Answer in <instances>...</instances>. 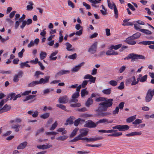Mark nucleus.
<instances>
[{
	"mask_svg": "<svg viewBox=\"0 0 154 154\" xmlns=\"http://www.w3.org/2000/svg\"><path fill=\"white\" fill-rule=\"evenodd\" d=\"M112 99H108L106 97H99L95 99L97 102H101L99 104L97 110L99 111H106L108 108L111 107L113 104Z\"/></svg>",
	"mask_w": 154,
	"mask_h": 154,
	"instance_id": "nucleus-1",
	"label": "nucleus"
},
{
	"mask_svg": "<svg viewBox=\"0 0 154 154\" xmlns=\"http://www.w3.org/2000/svg\"><path fill=\"white\" fill-rule=\"evenodd\" d=\"M145 57L143 55H138L134 53L129 54L124 58V60H128L131 59V61L134 62L137 59H145Z\"/></svg>",
	"mask_w": 154,
	"mask_h": 154,
	"instance_id": "nucleus-2",
	"label": "nucleus"
},
{
	"mask_svg": "<svg viewBox=\"0 0 154 154\" xmlns=\"http://www.w3.org/2000/svg\"><path fill=\"white\" fill-rule=\"evenodd\" d=\"M145 57L143 55H138L134 53L129 54L124 58V60H128L131 59V61L134 62L137 59H145Z\"/></svg>",
	"mask_w": 154,
	"mask_h": 154,
	"instance_id": "nucleus-3",
	"label": "nucleus"
},
{
	"mask_svg": "<svg viewBox=\"0 0 154 154\" xmlns=\"http://www.w3.org/2000/svg\"><path fill=\"white\" fill-rule=\"evenodd\" d=\"M108 7L111 9H114L115 14V16L116 18L118 17V11L116 6L113 2L111 3L110 0H107Z\"/></svg>",
	"mask_w": 154,
	"mask_h": 154,
	"instance_id": "nucleus-4",
	"label": "nucleus"
},
{
	"mask_svg": "<svg viewBox=\"0 0 154 154\" xmlns=\"http://www.w3.org/2000/svg\"><path fill=\"white\" fill-rule=\"evenodd\" d=\"M154 95V89L153 90L149 89L148 90L146 97L145 101L146 102H149L152 99Z\"/></svg>",
	"mask_w": 154,
	"mask_h": 154,
	"instance_id": "nucleus-5",
	"label": "nucleus"
},
{
	"mask_svg": "<svg viewBox=\"0 0 154 154\" xmlns=\"http://www.w3.org/2000/svg\"><path fill=\"white\" fill-rule=\"evenodd\" d=\"M113 129H118L119 131H124L127 130L129 128V127L127 125H118L112 127Z\"/></svg>",
	"mask_w": 154,
	"mask_h": 154,
	"instance_id": "nucleus-6",
	"label": "nucleus"
},
{
	"mask_svg": "<svg viewBox=\"0 0 154 154\" xmlns=\"http://www.w3.org/2000/svg\"><path fill=\"white\" fill-rule=\"evenodd\" d=\"M98 44L97 42H94L89 48L88 51L91 54H94L97 51V48Z\"/></svg>",
	"mask_w": 154,
	"mask_h": 154,
	"instance_id": "nucleus-7",
	"label": "nucleus"
},
{
	"mask_svg": "<svg viewBox=\"0 0 154 154\" xmlns=\"http://www.w3.org/2000/svg\"><path fill=\"white\" fill-rule=\"evenodd\" d=\"M97 125V122L95 123L91 120H88L86 122V123L84 125V127L91 128H94L96 127Z\"/></svg>",
	"mask_w": 154,
	"mask_h": 154,
	"instance_id": "nucleus-8",
	"label": "nucleus"
},
{
	"mask_svg": "<svg viewBox=\"0 0 154 154\" xmlns=\"http://www.w3.org/2000/svg\"><path fill=\"white\" fill-rule=\"evenodd\" d=\"M69 101V98L67 96L60 97L58 99V102L62 104H65Z\"/></svg>",
	"mask_w": 154,
	"mask_h": 154,
	"instance_id": "nucleus-9",
	"label": "nucleus"
},
{
	"mask_svg": "<svg viewBox=\"0 0 154 154\" xmlns=\"http://www.w3.org/2000/svg\"><path fill=\"white\" fill-rule=\"evenodd\" d=\"M134 39L131 36L126 38L125 42L129 45H134L136 43V42L134 40Z\"/></svg>",
	"mask_w": 154,
	"mask_h": 154,
	"instance_id": "nucleus-10",
	"label": "nucleus"
},
{
	"mask_svg": "<svg viewBox=\"0 0 154 154\" xmlns=\"http://www.w3.org/2000/svg\"><path fill=\"white\" fill-rule=\"evenodd\" d=\"M50 76H47L45 77V79L41 78L39 81H38L39 84H45L48 83L49 81V79L50 78Z\"/></svg>",
	"mask_w": 154,
	"mask_h": 154,
	"instance_id": "nucleus-11",
	"label": "nucleus"
},
{
	"mask_svg": "<svg viewBox=\"0 0 154 154\" xmlns=\"http://www.w3.org/2000/svg\"><path fill=\"white\" fill-rule=\"evenodd\" d=\"M11 108V106L10 105L5 104L2 109H0V114L9 111Z\"/></svg>",
	"mask_w": 154,
	"mask_h": 154,
	"instance_id": "nucleus-12",
	"label": "nucleus"
},
{
	"mask_svg": "<svg viewBox=\"0 0 154 154\" xmlns=\"http://www.w3.org/2000/svg\"><path fill=\"white\" fill-rule=\"evenodd\" d=\"M84 79H89V81L92 83H94L95 82L96 78L93 77L90 75L87 74L84 77Z\"/></svg>",
	"mask_w": 154,
	"mask_h": 154,
	"instance_id": "nucleus-13",
	"label": "nucleus"
},
{
	"mask_svg": "<svg viewBox=\"0 0 154 154\" xmlns=\"http://www.w3.org/2000/svg\"><path fill=\"white\" fill-rule=\"evenodd\" d=\"M84 64L85 63L84 62H82L78 65L75 66L72 68V71L73 72H77L80 69L81 67L82 66H83Z\"/></svg>",
	"mask_w": 154,
	"mask_h": 154,
	"instance_id": "nucleus-14",
	"label": "nucleus"
},
{
	"mask_svg": "<svg viewBox=\"0 0 154 154\" xmlns=\"http://www.w3.org/2000/svg\"><path fill=\"white\" fill-rule=\"evenodd\" d=\"M69 72L70 71L69 70H61L56 74L55 76L58 77L64 74L69 73Z\"/></svg>",
	"mask_w": 154,
	"mask_h": 154,
	"instance_id": "nucleus-15",
	"label": "nucleus"
},
{
	"mask_svg": "<svg viewBox=\"0 0 154 154\" xmlns=\"http://www.w3.org/2000/svg\"><path fill=\"white\" fill-rule=\"evenodd\" d=\"M52 146V145H49L47 144L46 145L44 144L42 145L37 146V147L39 149H45L51 148Z\"/></svg>",
	"mask_w": 154,
	"mask_h": 154,
	"instance_id": "nucleus-16",
	"label": "nucleus"
},
{
	"mask_svg": "<svg viewBox=\"0 0 154 154\" xmlns=\"http://www.w3.org/2000/svg\"><path fill=\"white\" fill-rule=\"evenodd\" d=\"M88 1L92 3L91 5L92 6L95 8L98 7V6L96 5V4L100 3L101 1V0H88Z\"/></svg>",
	"mask_w": 154,
	"mask_h": 154,
	"instance_id": "nucleus-17",
	"label": "nucleus"
},
{
	"mask_svg": "<svg viewBox=\"0 0 154 154\" xmlns=\"http://www.w3.org/2000/svg\"><path fill=\"white\" fill-rule=\"evenodd\" d=\"M142 133L141 131L140 132H133L129 134H126V136L127 137H131L135 135H140Z\"/></svg>",
	"mask_w": 154,
	"mask_h": 154,
	"instance_id": "nucleus-18",
	"label": "nucleus"
},
{
	"mask_svg": "<svg viewBox=\"0 0 154 154\" xmlns=\"http://www.w3.org/2000/svg\"><path fill=\"white\" fill-rule=\"evenodd\" d=\"M103 137L101 136L98 137H94V138L90 137L88 138V142H94L96 141L102 140Z\"/></svg>",
	"mask_w": 154,
	"mask_h": 154,
	"instance_id": "nucleus-19",
	"label": "nucleus"
},
{
	"mask_svg": "<svg viewBox=\"0 0 154 154\" xmlns=\"http://www.w3.org/2000/svg\"><path fill=\"white\" fill-rule=\"evenodd\" d=\"M27 142L25 141L21 143L17 147V149H24L27 144Z\"/></svg>",
	"mask_w": 154,
	"mask_h": 154,
	"instance_id": "nucleus-20",
	"label": "nucleus"
},
{
	"mask_svg": "<svg viewBox=\"0 0 154 154\" xmlns=\"http://www.w3.org/2000/svg\"><path fill=\"white\" fill-rule=\"evenodd\" d=\"M21 125L19 124H14L11 125V128L15 130L16 132H18L19 129L21 127Z\"/></svg>",
	"mask_w": 154,
	"mask_h": 154,
	"instance_id": "nucleus-21",
	"label": "nucleus"
},
{
	"mask_svg": "<svg viewBox=\"0 0 154 154\" xmlns=\"http://www.w3.org/2000/svg\"><path fill=\"white\" fill-rule=\"evenodd\" d=\"M58 51H56L52 53L50 55L49 58L50 59L52 60H55L57 59V57H53V56H54L56 55L58 53Z\"/></svg>",
	"mask_w": 154,
	"mask_h": 154,
	"instance_id": "nucleus-22",
	"label": "nucleus"
},
{
	"mask_svg": "<svg viewBox=\"0 0 154 154\" xmlns=\"http://www.w3.org/2000/svg\"><path fill=\"white\" fill-rule=\"evenodd\" d=\"M88 131H87L85 128H83L81 130V134L79 135L81 137L86 136L88 133Z\"/></svg>",
	"mask_w": 154,
	"mask_h": 154,
	"instance_id": "nucleus-23",
	"label": "nucleus"
},
{
	"mask_svg": "<svg viewBox=\"0 0 154 154\" xmlns=\"http://www.w3.org/2000/svg\"><path fill=\"white\" fill-rule=\"evenodd\" d=\"M22 121V120L20 118H17L14 120H11L10 121L9 123L12 124L15 123L16 124H18L21 123Z\"/></svg>",
	"mask_w": 154,
	"mask_h": 154,
	"instance_id": "nucleus-24",
	"label": "nucleus"
},
{
	"mask_svg": "<svg viewBox=\"0 0 154 154\" xmlns=\"http://www.w3.org/2000/svg\"><path fill=\"white\" fill-rule=\"evenodd\" d=\"M106 54L108 56L116 55L118 54V53L117 52H115L114 51L111 49V50L106 51Z\"/></svg>",
	"mask_w": 154,
	"mask_h": 154,
	"instance_id": "nucleus-25",
	"label": "nucleus"
},
{
	"mask_svg": "<svg viewBox=\"0 0 154 154\" xmlns=\"http://www.w3.org/2000/svg\"><path fill=\"white\" fill-rule=\"evenodd\" d=\"M97 111L99 112L98 113V116L100 117H103L106 116L109 114V113L103 112V111H99L97 110Z\"/></svg>",
	"mask_w": 154,
	"mask_h": 154,
	"instance_id": "nucleus-26",
	"label": "nucleus"
},
{
	"mask_svg": "<svg viewBox=\"0 0 154 154\" xmlns=\"http://www.w3.org/2000/svg\"><path fill=\"white\" fill-rule=\"evenodd\" d=\"M75 119L74 117L73 116H71L66 120V123L65 124V125H67L68 124H71L73 123V120Z\"/></svg>",
	"mask_w": 154,
	"mask_h": 154,
	"instance_id": "nucleus-27",
	"label": "nucleus"
},
{
	"mask_svg": "<svg viewBox=\"0 0 154 154\" xmlns=\"http://www.w3.org/2000/svg\"><path fill=\"white\" fill-rule=\"evenodd\" d=\"M141 32L144 33L145 34L147 35H150L152 34V32L148 29H141L139 30Z\"/></svg>",
	"mask_w": 154,
	"mask_h": 154,
	"instance_id": "nucleus-28",
	"label": "nucleus"
},
{
	"mask_svg": "<svg viewBox=\"0 0 154 154\" xmlns=\"http://www.w3.org/2000/svg\"><path fill=\"white\" fill-rule=\"evenodd\" d=\"M68 138V136L67 135H63L62 136H59L57 138V139L59 141H64L66 140Z\"/></svg>",
	"mask_w": 154,
	"mask_h": 154,
	"instance_id": "nucleus-29",
	"label": "nucleus"
},
{
	"mask_svg": "<svg viewBox=\"0 0 154 154\" xmlns=\"http://www.w3.org/2000/svg\"><path fill=\"white\" fill-rule=\"evenodd\" d=\"M66 46L67 50L69 51H74L75 50L74 48H70L72 47V45L68 42L66 43Z\"/></svg>",
	"mask_w": 154,
	"mask_h": 154,
	"instance_id": "nucleus-30",
	"label": "nucleus"
},
{
	"mask_svg": "<svg viewBox=\"0 0 154 154\" xmlns=\"http://www.w3.org/2000/svg\"><path fill=\"white\" fill-rule=\"evenodd\" d=\"M39 84L38 81H34L29 84L28 85V87H33L36 85Z\"/></svg>",
	"mask_w": 154,
	"mask_h": 154,
	"instance_id": "nucleus-31",
	"label": "nucleus"
},
{
	"mask_svg": "<svg viewBox=\"0 0 154 154\" xmlns=\"http://www.w3.org/2000/svg\"><path fill=\"white\" fill-rule=\"evenodd\" d=\"M28 3L29 5L27 6V10L28 11L31 10L33 8L32 6L34 4L32 2H29Z\"/></svg>",
	"mask_w": 154,
	"mask_h": 154,
	"instance_id": "nucleus-32",
	"label": "nucleus"
},
{
	"mask_svg": "<svg viewBox=\"0 0 154 154\" xmlns=\"http://www.w3.org/2000/svg\"><path fill=\"white\" fill-rule=\"evenodd\" d=\"M93 103V100L91 98H89L85 103V105L87 106H89L90 105L92 104Z\"/></svg>",
	"mask_w": 154,
	"mask_h": 154,
	"instance_id": "nucleus-33",
	"label": "nucleus"
},
{
	"mask_svg": "<svg viewBox=\"0 0 154 154\" xmlns=\"http://www.w3.org/2000/svg\"><path fill=\"white\" fill-rule=\"evenodd\" d=\"M79 129L78 128H75L72 133L70 135V137H72L75 136L77 132L78 131Z\"/></svg>",
	"mask_w": 154,
	"mask_h": 154,
	"instance_id": "nucleus-34",
	"label": "nucleus"
},
{
	"mask_svg": "<svg viewBox=\"0 0 154 154\" xmlns=\"http://www.w3.org/2000/svg\"><path fill=\"white\" fill-rule=\"evenodd\" d=\"M122 44H120L116 45H112L110 47V48L111 50L113 49L117 50L118 49L121 48L122 46Z\"/></svg>",
	"mask_w": 154,
	"mask_h": 154,
	"instance_id": "nucleus-35",
	"label": "nucleus"
},
{
	"mask_svg": "<svg viewBox=\"0 0 154 154\" xmlns=\"http://www.w3.org/2000/svg\"><path fill=\"white\" fill-rule=\"evenodd\" d=\"M141 35V34L140 32H137L133 34L131 36L135 39L139 38Z\"/></svg>",
	"mask_w": 154,
	"mask_h": 154,
	"instance_id": "nucleus-36",
	"label": "nucleus"
},
{
	"mask_svg": "<svg viewBox=\"0 0 154 154\" xmlns=\"http://www.w3.org/2000/svg\"><path fill=\"white\" fill-rule=\"evenodd\" d=\"M82 139V137H80V136L79 135L78 136L75 137L74 139L71 140L70 142H76L78 140H81Z\"/></svg>",
	"mask_w": 154,
	"mask_h": 154,
	"instance_id": "nucleus-37",
	"label": "nucleus"
},
{
	"mask_svg": "<svg viewBox=\"0 0 154 154\" xmlns=\"http://www.w3.org/2000/svg\"><path fill=\"white\" fill-rule=\"evenodd\" d=\"M102 92L106 94L109 95L111 93V89L108 88L107 89H104L102 91Z\"/></svg>",
	"mask_w": 154,
	"mask_h": 154,
	"instance_id": "nucleus-38",
	"label": "nucleus"
},
{
	"mask_svg": "<svg viewBox=\"0 0 154 154\" xmlns=\"http://www.w3.org/2000/svg\"><path fill=\"white\" fill-rule=\"evenodd\" d=\"M88 92L86 91V89H83L81 90V96L82 97H83L85 95L88 94Z\"/></svg>",
	"mask_w": 154,
	"mask_h": 154,
	"instance_id": "nucleus-39",
	"label": "nucleus"
},
{
	"mask_svg": "<svg viewBox=\"0 0 154 154\" xmlns=\"http://www.w3.org/2000/svg\"><path fill=\"white\" fill-rule=\"evenodd\" d=\"M122 134V132H117L115 133L109 134L108 136L112 137H119L121 136Z\"/></svg>",
	"mask_w": 154,
	"mask_h": 154,
	"instance_id": "nucleus-40",
	"label": "nucleus"
},
{
	"mask_svg": "<svg viewBox=\"0 0 154 154\" xmlns=\"http://www.w3.org/2000/svg\"><path fill=\"white\" fill-rule=\"evenodd\" d=\"M135 119V116H133L128 118L126 121L128 122H133Z\"/></svg>",
	"mask_w": 154,
	"mask_h": 154,
	"instance_id": "nucleus-41",
	"label": "nucleus"
},
{
	"mask_svg": "<svg viewBox=\"0 0 154 154\" xmlns=\"http://www.w3.org/2000/svg\"><path fill=\"white\" fill-rule=\"evenodd\" d=\"M47 54L46 52L41 51L40 54V57L41 59L42 60L46 57Z\"/></svg>",
	"mask_w": 154,
	"mask_h": 154,
	"instance_id": "nucleus-42",
	"label": "nucleus"
},
{
	"mask_svg": "<svg viewBox=\"0 0 154 154\" xmlns=\"http://www.w3.org/2000/svg\"><path fill=\"white\" fill-rule=\"evenodd\" d=\"M56 106L61 109L66 111V107L63 104H57L56 105Z\"/></svg>",
	"mask_w": 154,
	"mask_h": 154,
	"instance_id": "nucleus-43",
	"label": "nucleus"
},
{
	"mask_svg": "<svg viewBox=\"0 0 154 154\" xmlns=\"http://www.w3.org/2000/svg\"><path fill=\"white\" fill-rule=\"evenodd\" d=\"M107 122V119H100L97 122V125L99 123H106Z\"/></svg>",
	"mask_w": 154,
	"mask_h": 154,
	"instance_id": "nucleus-44",
	"label": "nucleus"
},
{
	"mask_svg": "<svg viewBox=\"0 0 154 154\" xmlns=\"http://www.w3.org/2000/svg\"><path fill=\"white\" fill-rule=\"evenodd\" d=\"M49 116V113H46L42 115L40 117L41 118L43 119H45L48 118Z\"/></svg>",
	"mask_w": 154,
	"mask_h": 154,
	"instance_id": "nucleus-45",
	"label": "nucleus"
},
{
	"mask_svg": "<svg viewBox=\"0 0 154 154\" xmlns=\"http://www.w3.org/2000/svg\"><path fill=\"white\" fill-rule=\"evenodd\" d=\"M20 66L21 68H23L24 66L28 67H30V66L28 64L26 63H22L20 64Z\"/></svg>",
	"mask_w": 154,
	"mask_h": 154,
	"instance_id": "nucleus-46",
	"label": "nucleus"
},
{
	"mask_svg": "<svg viewBox=\"0 0 154 154\" xmlns=\"http://www.w3.org/2000/svg\"><path fill=\"white\" fill-rule=\"evenodd\" d=\"M70 106L73 107H79L81 106V104L80 103H77L74 104H71L70 105Z\"/></svg>",
	"mask_w": 154,
	"mask_h": 154,
	"instance_id": "nucleus-47",
	"label": "nucleus"
},
{
	"mask_svg": "<svg viewBox=\"0 0 154 154\" xmlns=\"http://www.w3.org/2000/svg\"><path fill=\"white\" fill-rule=\"evenodd\" d=\"M57 122H56L54 124H53L51 127L50 129V130L51 131L54 130L57 127Z\"/></svg>",
	"mask_w": 154,
	"mask_h": 154,
	"instance_id": "nucleus-48",
	"label": "nucleus"
},
{
	"mask_svg": "<svg viewBox=\"0 0 154 154\" xmlns=\"http://www.w3.org/2000/svg\"><path fill=\"white\" fill-rule=\"evenodd\" d=\"M11 97L10 100L13 99L14 100V98L16 97V94L14 93H12L8 95V98Z\"/></svg>",
	"mask_w": 154,
	"mask_h": 154,
	"instance_id": "nucleus-49",
	"label": "nucleus"
},
{
	"mask_svg": "<svg viewBox=\"0 0 154 154\" xmlns=\"http://www.w3.org/2000/svg\"><path fill=\"white\" fill-rule=\"evenodd\" d=\"M142 122V121L141 120L137 119H136L132 123L134 125H137Z\"/></svg>",
	"mask_w": 154,
	"mask_h": 154,
	"instance_id": "nucleus-50",
	"label": "nucleus"
},
{
	"mask_svg": "<svg viewBox=\"0 0 154 154\" xmlns=\"http://www.w3.org/2000/svg\"><path fill=\"white\" fill-rule=\"evenodd\" d=\"M109 84L113 86H115L117 85V82L116 81L111 80L109 81Z\"/></svg>",
	"mask_w": 154,
	"mask_h": 154,
	"instance_id": "nucleus-51",
	"label": "nucleus"
},
{
	"mask_svg": "<svg viewBox=\"0 0 154 154\" xmlns=\"http://www.w3.org/2000/svg\"><path fill=\"white\" fill-rule=\"evenodd\" d=\"M81 120V119L78 118L74 122V125L75 126H77L79 124V122Z\"/></svg>",
	"mask_w": 154,
	"mask_h": 154,
	"instance_id": "nucleus-52",
	"label": "nucleus"
},
{
	"mask_svg": "<svg viewBox=\"0 0 154 154\" xmlns=\"http://www.w3.org/2000/svg\"><path fill=\"white\" fill-rule=\"evenodd\" d=\"M151 44L154 45V41H145L144 45H149Z\"/></svg>",
	"mask_w": 154,
	"mask_h": 154,
	"instance_id": "nucleus-53",
	"label": "nucleus"
},
{
	"mask_svg": "<svg viewBox=\"0 0 154 154\" xmlns=\"http://www.w3.org/2000/svg\"><path fill=\"white\" fill-rule=\"evenodd\" d=\"M88 81L85 80L84 81L82 84L80 85L82 88H84L87 85Z\"/></svg>",
	"mask_w": 154,
	"mask_h": 154,
	"instance_id": "nucleus-54",
	"label": "nucleus"
},
{
	"mask_svg": "<svg viewBox=\"0 0 154 154\" xmlns=\"http://www.w3.org/2000/svg\"><path fill=\"white\" fill-rule=\"evenodd\" d=\"M82 4L83 6L86 7V8L87 9L89 10L91 9V7L90 5L87 4L85 2H83L82 3Z\"/></svg>",
	"mask_w": 154,
	"mask_h": 154,
	"instance_id": "nucleus-55",
	"label": "nucleus"
},
{
	"mask_svg": "<svg viewBox=\"0 0 154 154\" xmlns=\"http://www.w3.org/2000/svg\"><path fill=\"white\" fill-rule=\"evenodd\" d=\"M124 88V83L123 82H121L119 86L118 87V89L119 90H122Z\"/></svg>",
	"mask_w": 154,
	"mask_h": 154,
	"instance_id": "nucleus-56",
	"label": "nucleus"
},
{
	"mask_svg": "<svg viewBox=\"0 0 154 154\" xmlns=\"http://www.w3.org/2000/svg\"><path fill=\"white\" fill-rule=\"evenodd\" d=\"M68 5L71 7L72 8H75V5L70 0H68Z\"/></svg>",
	"mask_w": 154,
	"mask_h": 154,
	"instance_id": "nucleus-57",
	"label": "nucleus"
},
{
	"mask_svg": "<svg viewBox=\"0 0 154 154\" xmlns=\"http://www.w3.org/2000/svg\"><path fill=\"white\" fill-rule=\"evenodd\" d=\"M147 75H145L141 77L140 82H145L147 79Z\"/></svg>",
	"mask_w": 154,
	"mask_h": 154,
	"instance_id": "nucleus-58",
	"label": "nucleus"
},
{
	"mask_svg": "<svg viewBox=\"0 0 154 154\" xmlns=\"http://www.w3.org/2000/svg\"><path fill=\"white\" fill-rule=\"evenodd\" d=\"M76 57L77 54L76 53H75L69 56L68 57L69 59L74 60L75 59Z\"/></svg>",
	"mask_w": 154,
	"mask_h": 154,
	"instance_id": "nucleus-59",
	"label": "nucleus"
},
{
	"mask_svg": "<svg viewBox=\"0 0 154 154\" xmlns=\"http://www.w3.org/2000/svg\"><path fill=\"white\" fill-rule=\"evenodd\" d=\"M79 96V92H76L74 93L72 96L73 98H77Z\"/></svg>",
	"mask_w": 154,
	"mask_h": 154,
	"instance_id": "nucleus-60",
	"label": "nucleus"
},
{
	"mask_svg": "<svg viewBox=\"0 0 154 154\" xmlns=\"http://www.w3.org/2000/svg\"><path fill=\"white\" fill-rule=\"evenodd\" d=\"M78 102V100L75 98H73V97H72V99L69 101L70 103L74 102L76 103Z\"/></svg>",
	"mask_w": 154,
	"mask_h": 154,
	"instance_id": "nucleus-61",
	"label": "nucleus"
},
{
	"mask_svg": "<svg viewBox=\"0 0 154 154\" xmlns=\"http://www.w3.org/2000/svg\"><path fill=\"white\" fill-rule=\"evenodd\" d=\"M136 81L135 77L134 76H133V80L132 81V82L131 83V85H136L138 83Z\"/></svg>",
	"mask_w": 154,
	"mask_h": 154,
	"instance_id": "nucleus-62",
	"label": "nucleus"
},
{
	"mask_svg": "<svg viewBox=\"0 0 154 154\" xmlns=\"http://www.w3.org/2000/svg\"><path fill=\"white\" fill-rule=\"evenodd\" d=\"M119 111V109L118 107H117L112 112V114L113 115H116L117 114Z\"/></svg>",
	"mask_w": 154,
	"mask_h": 154,
	"instance_id": "nucleus-63",
	"label": "nucleus"
},
{
	"mask_svg": "<svg viewBox=\"0 0 154 154\" xmlns=\"http://www.w3.org/2000/svg\"><path fill=\"white\" fill-rule=\"evenodd\" d=\"M126 69V67L123 66H122L119 70V72L120 73H122Z\"/></svg>",
	"mask_w": 154,
	"mask_h": 154,
	"instance_id": "nucleus-64",
	"label": "nucleus"
}]
</instances>
